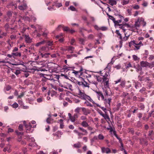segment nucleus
Returning <instances> with one entry per match:
<instances>
[{"label":"nucleus","mask_w":154,"mask_h":154,"mask_svg":"<svg viewBox=\"0 0 154 154\" xmlns=\"http://www.w3.org/2000/svg\"><path fill=\"white\" fill-rule=\"evenodd\" d=\"M123 17L120 15L118 14L116 16V19H119L116 20L115 19L113 21L115 26H119V27L122 29L124 32L127 30V28L129 30L133 32H137L140 25L142 24L143 26H145L146 24V23L144 21V19L142 17H138L135 20V23L134 25L129 24L126 23H123L120 24L119 23H121Z\"/></svg>","instance_id":"1"},{"label":"nucleus","mask_w":154,"mask_h":154,"mask_svg":"<svg viewBox=\"0 0 154 154\" xmlns=\"http://www.w3.org/2000/svg\"><path fill=\"white\" fill-rule=\"evenodd\" d=\"M100 72L101 75L103 76V83L105 85L108 87L109 86L108 82L109 77V72L105 70L100 71Z\"/></svg>","instance_id":"2"},{"label":"nucleus","mask_w":154,"mask_h":154,"mask_svg":"<svg viewBox=\"0 0 154 154\" xmlns=\"http://www.w3.org/2000/svg\"><path fill=\"white\" fill-rule=\"evenodd\" d=\"M78 95V97L82 99L88 100L92 103H94V102L89 96L87 95L84 92H82L80 89H79Z\"/></svg>","instance_id":"3"},{"label":"nucleus","mask_w":154,"mask_h":154,"mask_svg":"<svg viewBox=\"0 0 154 154\" xmlns=\"http://www.w3.org/2000/svg\"><path fill=\"white\" fill-rule=\"evenodd\" d=\"M134 45L135 48V50H139L141 46L143 45V44L141 41H140L138 43H136L134 40L131 41L129 43V46L131 47L132 46Z\"/></svg>","instance_id":"4"},{"label":"nucleus","mask_w":154,"mask_h":154,"mask_svg":"<svg viewBox=\"0 0 154 154\" xmlns=\"http://www.w3.org/2000/svg\"><path fill=\"white\" fill-rule=\"evenodd\" d=\"M91 1L92 2H94L95 3L97 4L102 10H103V8L100 6V2L103 3L104 5V7H107V8L109 6V5H108L107 4L103 2L100 0H91Z\"/></svg>","instance_id":"5"},{"label":"nucleus","mask_w":154,"mask_h":154,"mask_svg":"<svg viewBox=\"0 0 154 154\" xmlns=\"http://www.w3.org/2000/svg\"><path fill=\"white\" fill-rule=\"evenodd\" d=\"M100 148L101 152L103 153L108 154L111 152V150L109 148L101 147Z\"/></svg>","instance_id":"6"},{"label":"nucleus","mask_w":154,"mask_h":154,"mask_svg":"<svg viewBox=\"0 0 154 154\" xmlns=\"http://www.w3.org/2000/svg\"><path fill=\"white\" fill-rule=\"evenodd\" d=\"M48 51V47L47 46H44L41 48L39 50V53L40 54L44 53Z\"/></svg>","instance_id":"7"},{"label":"nucleus","mask_w":154,"mask_h":154,"mask_svg":"<svg viewBox=\"0 0 154 154\" xmlns=\"http://www.w3.org/2000/svg\"><path fill=\"white\" fill-rule=\"evenodd\" d=\"M77 83L80 86H81L83 87H89V84L85 81L77 82Z\"/></svg>","instance_id":"8"},{"label":"nucleus","mask_w":154,"mask_h":154,"mask_svg":"<svg viewBox=\"0 0 154 154\" xmlns=\"http://www.w3.org/2000/svg\"><path fill=\"white\" fill-rule=\"evenodd\" d=\"M104 101V103L106 107H108L109 106L110 104V102L112 100L111 97H108V99L106 98L103 100Z\"/></svg>","instance_id":"9"},{"label":"nucleus","mask_w":154,"mask_h":154,"mask_svg":"<svg viewBox=\"0 0 154 154\" xmlns=\"http://www.w3.org/2000/svg\"><path fill=\"white\" fill-rule=\"evenodd\" d=\"M74 68V66H70L67 65L64 66L63 69L64 71L67 72L69 70L73 69Z\"/></svg>","instance_id":"10"},{"label":"nucleus","mask_w":154,"mask_h":154,"mask_svg":"<svg viewBox=\"0 0 154 154\" xmlns=\"http://www.w3.org/2000/svg\"><path fill=\"white\" fill-rule=\"evenodd\" d=\"M53 6H55L56 8H59L62 6V4L61 2H59L58 1H55L54 2Z\"/></svg>","instance_id":"11"},{"label":"nucleus","mask_w":154,"mask_h":154,"mask_svg":"<svg viewBox=\"0 0 154 154\" xmlns=\"http://www.w3.org/2000/svg\"><path fill=\"white\" fill-rule=\"evenodd\" d=\"M140 65L142 67H147L148 66L150 67L149 64V63L145 61H142L140 62Z\"/></svg>","instance_id":"12"},{"label":"nucleus","mask_w":154,"mask_h":154,"mask_svg":"<svg viewBox=\"0 0 154 154\" xmlns=\"http://www.w3.org/2000/svg\"><path fill=\"white\" fill-rule=\"evenodd\" d=\"M81 109H82V111L83 112L84 114L85 115H87L90 113V110L88 109H86L85 108L82 107L81 108Z\"/></svg>","instance_id":"13"},{"label":"nucleus","mask_w":154,"mask_h":154,"mask_svg":"<svg viewBox=\"0 0 154 154\" xmlns=\"http://www.w3.org/2000/svg\"><path fill=\"white\" fill-rule=\"evenodd\" d=\"M25 40L26 42L27 43H30L32 42V39L30 38L29 35H25Z\"/></svg>","instance_id":"14"},{"label":"nucleus","mask_w":154,"mask_h":154,"mask_svg":"<svg viewBox=\"0 0 154 154\" xmlns=\"http://www.w3.org/2000/svg\"><path fill=\"white\" fill-rule=\"evenodd\" d=\"M96 93L97 94V97L99 100H100V97L101 98L102 100H104V97L101 92H97Z\"/></svg>","instance_id":"15"},{"label":"nucleus","mask_w":154,"mask_h":154,"mask_svg":"<svg viewBox=\"0 0 154 154\" xmlns=\"http://www.w3.org/2000/svg\"><path fill=\"white\" fill-rule=\"evenodd\" d=\"M82 70L83 69L82 67H81L80 70L79 71H75V70H73V72L72 73L74 74L75 76H77L79 74H80V75H81V72Z\"/></svg>","instance_id":"16"},{"label":"nucleus","mask_w":154,"mask_h":154,"mask_svg":"<svg viewBox=\"0 0 154 154\" xmlns=\"http://www.w3.org/2000/svg\"><path fill=\"white\" fill-rule=\"evenodd\" d=\"M27 8V5L26 4H24L23 5H20L18 6V8L21 10H24L26 9Z\"/></svg>","instance_id":"17"},{"label":"nucleus","mask_w":154,"mask_h":154,"mask_svg":"<svg viewBox=\"0 0 154 154\" xmlns=\"http://www.w3.org/2000/svg\"><path fill=\"white\" fill-rule=\"evenodd\" d=\"M61 27H62L63 29V30L64 31H68L69 30L68 27H66V26L63 27L61 25L59 26L56 29L57 30H58V28H61Z\"/></svg>","instance_id":"18"},{"label":"nucleus","mask_w":154,"mask_h":154,"mask_svg":"<svg viewBox=\"0 0 154 154\" xmlns=\"http://www.w3.org/2000/svg\"><path fill=\"white\" fill-rule=\"evenodd\" d=\"M36 29H35V32H37V31L40 32L42 30V27L41 26L38 25L36 26Z\"/></svg>","instance_id":"19"},{"label":"nucleus","mask_w":154,"mask_h":154,"mask_svg":"<svg viewBox=\"0 0 154 154\" xmlns=\"http://www.w3.org/2000/svg\"><path fill=\"white\" fill-rule=\"evenodd\" d=\"M78 129L79 130H81L84 133H83L82 134V135H86L87 134L88 132L86 130L81 127H79Z\"/></svg>","instance_id":"20"},{"label":"nucleus","mask_w":154,"mask_h":154,"mask_svg":"<svg viewBox=\"0 0 154 154\" xmlns=\"http://www.w3.org/2000/svg\"><path fill=\"white\" fill-rule=\"evenodd\" d=\"M50 55V54L49 53H45L44 54H40L42 57L45 58L48 57Z\"/></svg>","instance_id":"21"},{"label":"nucleus","mask_w":154,"mask_h":154,"mask_svg":"<svg viewBox=\"0 0 154 154\" xmlns=\"http://www.w3.org/2000/svg\"><path fill=\"white\" fill-rule=\"evenodd\" d=\"M74 48L72 46H69L66 50H67L70 53H72L74 50Z\"/></svg>","instance_id":"22"},{"label":"nucleus","mask_w":154,"mask_h":154,"mask_svg":"<svg viewBox=\"0 0 154 154\" xmlns=\"http://www.w3.org/2000/svg\"><path fill=\"white\" fill-rule=\"evenodd\" d=\"M3 151L5 152L7 151L8 152H11L10 145H7L6 147L4 148Z\"/></svg>","instance_id":"23"},{"label":"nucleus","mask_w":154,"mask_h":154,"mask_svg":"<svg viewBox=\"0 0 154 154\" xmlns=\"http://www.w3.org/2000/svg\"><path fill=\"white\" fill-rule=\"evenodd\" d=\"M106 121H110V119L109 116L107 115L106 112L102 116Z\"/></svg>","instance_id":"24"},{"label":"nucleus","mask_w":154,"mask_h":154,"mask_svg":"<svg viewBox=\"0 0 154 154\" xmlns=\"http://www.w3.org/2000/svg\"><path fill=\"white\" fill-rule=\"evenodd\" d=\"M25 126L26 128V131H30L32 127L31 123H29L28 125H25Z\"/></svg>","instance_id":"25"},{"label":"nucleus","mask_w":154,"mask_h":154,"mask_svg":"<svg viewBox=\"0 0 154 154\" xmlns=\"http://www.w3.org/2000/svg\"><path fill=\"white\" fill-rule=\"evenodd\" d=\"M46 42L45 40L42 41L40 42L37 43L35 44V46L36 47H38L41 45H44L45 44V43Z\"/></svg>","instance_id":"26"},{"label":"nucleus","mask_w":154,"mask_h":154,"mask_svg":"<svg viewBox=\"0 0 154 154\" xmlns=\"http://www.w3.org/2000/svg\"><path fill=\"white\" fill-rule=\"evenodd\" d=\"M12 54L13 55V56L20 57L21 56V53L18 52H12Z\"/></svg>","instance_id":"27"},{"label":"nucleus","mask_w":154,"mask_h":154,"mask_svg":"<svg viewBox=\"0 0 154 154\" xmlns=\"http://www.w3.org/2000/svg\"><path fill=\"white\" fill-rule=\"evenodd\" d=\"M62 133L61 131H58L56 133L54 134V135L57 136L58 138H60L61 137L62 134Z\"/></svg>","instance_id":"28"},{"label":"nucleus","mask_w":154,"mask_h":154,"mask_svg":"<svg viewBox=\"0 0 154 154\" xmlns=\"http://www.w3.org/2000/svg\"><path fill=\"white\" fill-rule=\"evenodd\" d=\"M49 117L46 120V122L48 123H50L52 122L53 120L51 118V116L50 115H49Z\"/></svg>","instance_id":"29"},{"label":"nucleus","mask_w":154,"mask_h":154,"mask_svg":"<svg viewBox=\"0 0 154 154\" xmlns=\"http://www.w3.org/2000/svg\"><path fill=\"white\" fill-rule=\"evenodd\" d=\"M84 127H86L88 126V125L86 122L83 121L81 124Z\"/></svg>","instance_id":"30"},{"label":"nucleus","mask_w":154,"mask_h":154,"mask_svg":"<svg viewBox=\"0 0 154 154\" xmlns=\"http://www.w3.org/2000/svg\"><path fill=\"white\" fill-rule=\"evenodd\" d=\"M73 146L75 148H80L81 146V145L79 142H78L76 143L73 145Z\"/></svg>","instance_id":"31"},{"label":"nucleus","mask_w":154,"mask_h":154,"mask_svg":"<svg viewBox=\"0 0 154 154\" xmlns=\"http://www.w3.org/2000/svg\"><path fill=\"white\" fill-rule=\"evenodd\" d=\"M60 123V128H63L64 125L63 122V120L62 119H60L59 120Z\"/></svg>","instance_id":"32"},{"label":"nucleus","mask_w":154,"mask_h":154,"mask_svg":"<svg viewBox=\"0 0 154 154\" xmlns=\"http://www.w3.org/2000/svg\"><path fill=\"white\" fill-rule=\"evenodd\" d=\"M116 33L117 35L118 36L119 38L120 39H122V37L121 34L120 33L119 31V30H116Z\"/></svg>","instance_id":"33"},{"label":"nucleus","mask_w":154,"mask_h":154,"mask_svg":"<svg viewBox=\"0 0 154 154\" xmlns=\"http://www.w3.org/2000/svg\"><path fill=\"white\" fill-rule=\"evenodd\" d=\"M104 92L105 93L104 94V95L106 98H107L109 96H110V94L109 93H108V91L107 90H105L104 91Z\"/></svg>","instance_id":"34"},{"label":"nucleus","mask_w":154,"mask_h":154,"mask_svg":"<svg viewBox=\"0 0 154 154\" xmlns=\"http://www.w3.org/2000/svg\"><path fill=\"white\" fill-rule=\"evenodd\" d=\"M88 100H86V101L84 103L87 106H89L90 107L92 106V105L88 102Z\"/></svg>","instance_id":"35"},{"label":"nucleus","mask_w":154,"mask_h":154,"mask_svg":"<svg viewBox=\"0 0 154 154\" xmlns=\"http://www.w3.org/2000/svg\"><path fill=\"white\" fill-rule=\"evenodd\" d=\"M132 57L133 60L135 61H136L137 60H139L140 59V58H138L137 56L135 55H134L132 56Z\"/></svg>","instance_id":"36"},{"label":"nucleus","mask_w":154,"mask_h":154,"mask_svg":"<svg viewBox=\"0 0 154 154\" xmlns=\"http://www.w3.org/2000/svg\"><path fill=\"white\" fill-rule=\"evenodd\" d=\"M98 138L100 140H103L104 139V136L101 134H99L98 136Z\"/></svg>","instance_id":"37"},{"label":"nucleus","mask_w":154,"mask_h":154,"mask_svg":"<svg viewBox=\"0 0 154 154\" xmlns=\"http://www.w3.org/2000/svg\"><path fill=\"white\" fill-rule=\"evenodd\" d=\"M82 108L79 107H77L76 108L75 110L74 111L75 112L79 113L80 109H81Z\"/></svg>","instance_id":"38"},{"label":"nucleus","mask_w":154,"mask_h":154,"mask_svg":"<svg viewBox=\"0 0 154 154\" xmlns=\"http://www.w3.org/2000/svg\"><path fill=\"white\" fill-rule=\"evenodd\" d=\"M124 32H125V36L122 39V38L121 39H122V41L121 42H120V43H121V42H122V41H126L128 39V37L126 36V33H125V31Z\"/></svg>","instance_id":"39"},{"label":"nucleus","mask_w":154,"mask_h":154,"mask_svg":"<svg viewBox=\"0 0 154 154\" xmlns=\"http://www.w3.org/2000/svg\"><path fill=\"white\" fill-rule=\"evenodd\" d=\"M68 9L71 10L72 11H76V8L72 6H71L68 8Z\"/></svg>","instance_id":"40"},{"label":"nucleus","mask_w":154,"mask_h":154,"mask_svg":"<svg viewBox=\"0 0 154 154\" xmlns=\"http://www.w3.org/2000/svg\"><path fill=\"white\" fill-rule=\"evenodd\" d=\"M18 104L16 103H14L12 105V106L14 108H17L18 106Z\"/></svg>","instance_id":"41"},{"label":"nucleus","mask_w":154,"mask_h":154,"mask_svg":"<svg viewBox=\"0 0 154 154\" xmlns=\"http://www.w3.org/2000/svg\"><path fill=\"white\" fill-rule=\"evenodd\" d=\"M107 15L108 16L109 18V19L112 20L113 22L115 18H114L113 16L109 15L108 14H107Z\"/></svg>","instance_id":"42"},{"label":"nucleus","mask_w":154,"mask_h":154,"mask_svg":"<svg viewBox=\"0 0 154 154\" xmlns=\"http://www.w3.org/2000/svg\"><path fill=\"white\" fill-rule=\"evenodd\" d=\"M53 6H52V7H49L48 8V9L50 11H54L55 10V9L53 7Z\"/></svg>","instance_id":"43"},{"label":"nucleus","mask_w":154,"mask_h":154,"mask_svg":"<svg viewBox=\"0 0 154 154\" xmlns=\"http://www.w3.org/2000/svg\"><path fill=\"white\" fill-rule=\"evenodd\" d=\"M21 17L23 18V19L25 21H29V18L27 17Z\"/></svg>","instance_id":"44"},{"label":"nucleus","mask_w":154,"mask_h":154,"mask_svg":"<svg viewBox=\"0 0 154 154\" xmlns=\"http://www.w3.org/2000/svg\"><path fill=\"white\" fill-rule=\"evenodd\" d=\"M107 29V28L105 26H102L100 27V30L102 31H105Z\"/></svg>","instance_id":"45"},{"label":"nucleus","mask_w":154,"mask_h":154,"mask_svg":"<svg viewBox=\"0 0 154 154\" xmlns=\"http://www.w3.org/2000/svg\"><path fill=\"white\" fill-rule=\"evenodd\" d=\"M75 119L76 118H75L74 117V116H72V117H71L70 119V120L72 122H75Z\"/></svg>","instance_id":"46"},{"label":"nucleus","mask_w":154,"mask_h":154,"mask_svg":"<svg viewBox=\"0 0 154 154\" xmlns=\"http://www.w3.org/2000/svg\"><path fill=\"white\" fill-rule=\"evenodd\" d=\"M37 100L38 103H41L43 101V99L42 98H37Z\"/></svg>","instance_id":"47"},{"label":"nucleus","mask_w":154,"mask_h":154,"mask_svg":"<svg viewBox=\"0 0 154 154\" xmlns=\"http://www.w3.org/2000/svg\"><path fill=\"white\" fill-rule=\"evenodd\" d=\"M125 84V81H122L120 84V85L122 87H124Z\"/></svg>","instance_id":"48"},{"label":"nucleus","mask_w":154,"mask_h":154,"mask_svg":"<svg viewBox=\"0 0 154 154\" xmlns=\"http://www.w3.org/2000/svg\"><path fill=\"white\" fill-rule=\"evenodd\" d=\"M79 42L81 44L84 45V42H85V40L83 39L82 38H80L79 39Z\"/></svg>","instance_id":"49"},{"label":"nucleus","mask_w":154,"mask_h":154,"mask_svg":"<svg viewBox=\"0 0 154 154\" xmlns=\"http://www.w3.org/2000/svg\"><path fill=\"white\" fill-rule=\"evenodd\" d=\"M29 141L30 142H34L35 141V140L33 137H31L29 138Z\"/></svg>","instance_id":"50"},{"label":"nucleus","mask_w":154,"mask_h":154,"mask_svg":"<svg viewBox=\"0 0 154 154\" xmlns=\"http://www.w3.org/2000/svg\"><path fill=\"white\" fill-rule=\"evenodd\" d=\"M154 58V56L153 55H149V60H152Z\"/></svg>","instance_id":"51"},{"label":"nucleus","mask_w":154,"mask_h":154,"mask_svg":"<svg viewBox=\"0 0 154 154\" xmlns=\"http://www.w3.org/2000/svg\"><path fill=\"white\" fill-rule=\"evenodd\" d=\"M148 3L147 2L145 1H143L142 5L144 7H146Z\"/></svg>","instance_id":"52"},{"label":"nucleus","mask_w":154,"mask_h":154,"mask_svg":"<svg viewBox=\"0 0 154 154\" xmlns=\"http://www.w3.org/2000/svg\"><path fill=\"white\" fill-rule=\"evenodd\" d=\"M94 27L97 30H100V27H99L97 25H94Z\"/></svg>","instance_id":"53"},{"label":"nucleus","mask_w":154,"mask_h":154,"mask_svg":"<svg viewBox=\"0 0 154 154\" xmlns=\"http://www.w3.org/2000/svg\"><path fill=\"white\" fill-rule=\"evenodd\" d=\"M29 145L32 146L34 147L37 146V144H36V143H30L29 144Z\"/></svg>","instance_id":"54"},{"label":"nucleus","mask_w":154,"mask_h":154,"mask_svg":"<svg viewBox=\"0 0 154 154\" xmlns=\"http://www.w3.org/2000/svg\"><path fill=\"white\" fill-rule=\"evenodd\" d=\"M46 43H47L48 45L49 46H51L53 45L52 42H50L49 41H48Z\"/></svg>","instance_id":"55"},{"label":"nucleus","mask_w":154,"mask_h":154,"mask_svg":"<svg viewBox=\"0 0 154 154\" xmlns=\"http://www.w3.org/2000/svg\"><path fill=\"white\" fill-rule=\"evenodd\" d=\"M20 73V70H16L15 72V74H16L17 75H18Z\"/></svg>","instance_id":"56"},{"label":"nucleus","mask_w":154,"mask_h":154,"mask_svg":"<svg viewBox=\"0 0 154 154\" xmlns=\"http://www.w3.org/2000/svg\"><path fill=\"white\" fill-rule=\"evenodd\" d=\"M19 129L20 131H21L23 130V125H20L19 126Z\"/></svg>","instance_id":"57"},{"label":"nucleus","mask_w":154,"mask_h":154,"mask_svg":"<svg viewBox=\"0 0 154 154\" xmlns=\"http://www.w3.org/2000/svg\"><path fill=\"white\" fill-rule=\"evenodd\" d=\"M146 90V89L145 88H142L140 90V92L142 93H143L144 91H145Z\"/></svg>","instance_id":"58"},{"label":"nucleus","mask_w":154,"mask_h":154,"mask_svg":"<svg viewBox=\"0 0 154 154\" xmlns=\"http://www.w3.org/2000/svg\"><path fill=\"white\" fill-rule=\"evenodd\" d=\"M131 67V65L130 63L129 62L128 63L127 65L126 66V68H129V67Z\"/></svg>","instance_id":"59"},{"label":"nucleus","mask_w":154,"mask_h":154,"mask_svg":"<svg viewBox=\"0 0 154 154\" xmlns=\"http://www.w3.org/2000/svg\"><path fill=\"white\" fill-rule=\"evenodd\" d=\"M87 119L86 117L85 116H82L81 117V119L82 120H85L86 119Z\"/></svg>","instance_id":"60"},{"label":"nucleus","mask_w":154,"mask_h":154,"mask_svg":"<svg viewBox=\"0 0 154 154\" xmlns=\"http://www.w3.org/2000/svg\"><path fill=\"white\" fill-rule=\"evenodd\" d=\"M59 116L60 117L62 118H64L65 117V115H63L62 113H60Z\"/></svg>","instance_id":"61"},{"label":"nucleus","mask_w":154,"mask_h":154,"mask_svg":"<svg viewBox=\"0 0 154 154\" xmlns=\"http://www.w3.org/2000/svg\"><path fill=\"white\" fill-rule=\"evenodd\" d=\"M18 50V49L17 47H15L12 51V52H15L17 51Z\"/></svg>","instance_id":"62"},{"label":"nucleus","mask_w":154,"mask_h":154,"mask_svg":"<svg viewBox=\"0 0 154 154\" xmlns=\"http://www.w3.org/2000/svg\"><path fill=\"white\" fill-rule=\"evenodd\" d=\"M10 38L12 40H13L15 38L16 36L14 35H12L11 36Z\"/></svg>","instance_id":"63"},{"label":"nucleus","mask_w":154,"mask_h":154,"mask_svg":"<svg viewBox=\"0 0 154 154\" xmlns=\"http://www.w3.org/2000/svg\"><path fill=\"white\" fill-rule=\"evenodd\" d=\"M80 101V100L78 99H75L74 100V102L75 103H78Z\"/></svg>","instance_id":"64"}]
</instances>
